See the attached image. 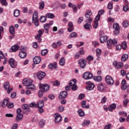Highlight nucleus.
I'll return each instance as SVG.
<instances>
[{
    "instance_id": "obj_1",
    "label": "nucleus",
    "mask_w": 129,
    "mask_h": 129,
    "mask_svg": "<svg viewBox=\"0 0 129 129\" xmlns=\"http://www.w3.org/2000/svg\"><path fill=\"white\" fill-rule=\"evenodd\" d=\"M116 44H117V40H116V39H109L107 41V46L108 49H112Z\"/></svg>"
},
{
    "instance_id": "obj_2",
    "label": "nucleus",
    "mask_w": 129,
    "mask_h": 129,
    "mask_svg": "<svg viewBox=\"0 0 129 129\" xmlns=\"http://www.w3.org/2000/svg\"><path fill=\"white\" fill-rule=\"evenodd\" d=\"M76 79L72 80L69 83L70 86L71 87V89L72 90L76 91L77 90V85H76Z\"/></svg>"
},
{
    "instance_id": "obj_3",
    "label": "nucleus",
    "mask_w": 129,
    "mask_h": 129,
    "mask_svg": "<svg viewBox=\"0 0 129 129\" xmlns=\"http://www.w3.org/2000/svg\"><path fill=\"white\" fill-rule=\"evenodd\" d=\"M39 89L40 90H42L44 92H46L48 91L49 89H50V86H49L47 84H40L39 85Z\"/></svg>"
},
{
    "instance_id": "obj_4",
    "label": "nucleus",
    "mask_w": 129,
    "mask_h": 129,
    "mask_svg": "<svg viewBox=\"0 0 129 129\" xmlns=\"http://www.w3.org/2000/svg\"><path fill=\"white\" fill-rule=\"evenodd\" d=\"M105 81L108 85H113V84H114L113 79H112L109 75H108L105 77Z\"/></svg>"
},
{
    "instance_id": "obj_5",
    "label": "nucleus",
    "mask_w": 129,
    "mask_h": 129,
    "mask_svg": "<svg viewBox=\"0 0 129 129\" xmlns=\"http://www.w3.org/2000/svg\"><path fill=\"white\" fill-rule=\"evenodd\" d=\"M97 89L100 92H103L105 89H106V87L105 85L102 83L98 84L97 85Z\"/></svg>"
},
{
    "instance_id": "obj_6",
    "label": "nucleus",
    "mask_w": 129,
    "mask_h": 129,
    "mask_svg": "<svg viewBox=\"0 0 129 129\" xmlns=\"http://www.w3.org/2000/svg\"><path fill=\"white\" fill-rule=\"evenodd\" d=\"M83 77L85 80L91 79L93 77V74L89 72H86L83 74Z\"/></svg>"
},
{
    "instance_id": "obj_7",
    "label": "nucleus",
    "mask_w": 129,
    "mask_h": 129,
    "mask_svg": "<svg viewBox=\"0 0 129 129\" xmlns=\"http://www.w3.org/2000/svg\"><path fill=\"white\" fill-rule=\"evenodd\" d=\"M79 64L80 67L82 69L85 68V66H86V60L84 58L80 59L79 60Z\"/></svg>"
},
{
    "instance_id": "obj_8",
    "label": "nucleus",
    "mask_w": 129,
    "mask_h": 129,
    "mask_svg": "<svg viewBox=\"0 0 129 129\" xmlns=\"http://www.w3.org/2000/svg\"><path fill=\"white\" fill-rule=\"evenodd\" d=\"M9 63L11 67H12V68H16L17 67V61L15 60L14 58H11L9 59Z\"/></svg>"
},
{
    "instance_id": "obj_9",
    "label": "nucleus",
    "mask_w": 129,
    "mask_h": 129,
    "mask_svg": "<svg viewBox=\"0 0 129 129\" xmlns=\"http://www.w3.org/2000/svg\"><path fill=\"white\" fill-rule=\"evenodd\" d=\"M4 88L7 90V93H8V94H10L11 92L13 90V88H10V83L9 82H6L4 84Z\"/></svg>"
},
{
    "instance_id": "obj_10",
    "label": "nucleus",
    "mask_w": 129,
    "mask_h": 129,
    "mask_svg": "<svg viewBox=\"0 0 129 129\" xmlns=\"http://www.w3.org/2000/svg\"><path fill=\"white\" fill-rule=\"evenodd\" d=\"M86 84L88 85V86L87 87V90H93L94 88L95 87V85L94 84L91 83V82H86Z\"/></svg>"
},
{
    "instance_id": "obj_11",
    "label": "nucleus",
    "mask_w": 129,
    "mask_h": 129,
    "mask_svg": "<svg viewBox=\"0 0 129 129\" xmlns=\"http://www.w3.org/2000/svg\"><path fill=\"white\" fill-rule=\"evenodd\" d=\"M54 116L55 122H60L62 120V116L59 113L54 114Z\"/></svg>"
},
{
    "instance_id": "obj_12",
    "label": "nucleus",
    "mask_w": 129,
    "mask_h": 129,
    "mask_svg": "<svg viewBox=\"0 0 129 129\" xmlns=\"http://www.w3.org/2000/svg\"><path fill=\"white\" fill-rule=\"evenodd\" d=\"M68 93L66 91H63L62 92H60L59 94L58 97L59 99H62L63 98H66L67 97V95Z\"/></svg>"
},
{
    "instance_id": "obj_13",
    "label": "nucleus",
    "mask_w": 129,
    "mask_h": 129,
    "mask_svg": "<svg viewBox=\"0 0 129 129\" xmlns=\"http://www.w3.org/2000/svg\"><path fill=\"white\" fill-rule=\"evenodd\" d=\"M38 32V34L35 37V38L36 39V40H38L39 43H41V42H42V39H41V37H42V35H43V32L42 31H41V30H39Z\"/></svg>"
},
{
    "instance_id": "obj_14",
    "label": "nucleus",
    "mask_w": 129,
    "mask_h": 129,
    "mask_svg": "<svg viewBox=\"0 0 129 129\" xmlns=\"http://www.w3.org/2000/svg\"><path fill=\"white\" fill-rule=\"evenodd\" d=\"M37 76L39 80H42V79H43V78H44V77H45V76H46V73H45L43 72L40 71L39 72H38L37 73Z\"/></svg>"
},
{
    "instance_id": "obj_15",
    "label": "nucleus",
    "mask_w": 129,
    "mask_h": 129,
    "mask_svg": "<svg viewBox=\"0 0 129 129\" xmlns=\"http://www.w3.org/2000/svg\"><path fill=\"white\" fill-rule=\"evenodd\" d=\"M23 83L24 85H25V86H27V87H28L29 85H31V83H33V81L29 79H25L23 81Z\"/></svg>"
},
{
    "instance_id": "obj_16",
    "label": "nucleus",
    "mask_w": 129,
    "mask_h": 129,
    "mask_svg": "<svg viewBox=\"0 0 129 129\" xmlns=\"http://www.w3.org/2000/svg\"><path fill=\"white\" fill-rule=\"evenodd\" d=\"M99 21H100V17H96L94 21V26H93L94 29H97V27H98Z\"/></svg>"
},
{
    "instance_id": "obj_17",
    "label": "nucleus",
    "mask_w": 129,
    "mask_h": 129,
    "mask_svg": "<svg viewBox=\"0 0 129 129\" xmlns=\"http://www.w3.org/2000/svg\"><path fill=\"white\" fill-rule=\"evenodd\" d=\"M32 23L34 24L36 27H39V19H38V17H32Z\"/></svg>"
},
{
    "instance_id": "obj_18",
    "label": "nucleus",
    "mask_w": 129,
    "mask_h": 129,
    "mask_svg": "<svg viewBox=\"0 0 129 129\" xmlns=\"http://www.w3.org/2000/svg\"><path fill=\"white\" fill-rule=\"evenodd\" d=\"M9 32L11 35L13 36V37H15V34L16 33V30H15V27L14 26H11L9 28Z\"/></svg>"
},
{
    "instance_id": "obj_19",
    "label": "nucleus",
    "mask_w": 129,
    "mask_h": 129,
    "mask_svg": "<svg viewBox=\"0 0 129 129\" xmlns=\"http://www.w3.org/2000/svg\"><path fill=\"white\" fill-rule=\"evenodd\" d=\"M9 104V99L8 98H5L3 103L0 102V106L2 104L3 107H6L7 105Z\"/></svg>"
},
{
    "instance_id": "obj_20",
    "label": "nucleus",
    "mask_w": 129,
    "mask_h": 129,
    "mask_svg": "<svg viewBox=\"0 0 129 129\" xmlns=\"http://www.w3.org/2000/svg\"><path fill=\"white\" fill-rule=\"evenodd\" d=\"M19 50V45L18 44L13 45L10 49V52H17Z\"/></svg>"
},
{
    "instance_id": "obj_21",
    "label": "nucleus",
    "mask_w": 129,
    "mask_h": 129,
    "mask_svg": "<svg viewBox=\"0 0 129 129\" xmlns=\"http://www.w3.org/2000/svg\"><path fill=\"white\" fill-rule=\"evenodd\" d=\"M41 57L40 56H35L33 58L34 64H39L41 62Z\"/></svg>"
},
{
    "instance_id": "obj_22",
    "label": "nucleus",
    "mask_w": 129,
    "mask_h": 129,
    "mask_svg": "<svg viewBox=\"0 0 129 129\" xmlns=\"http://www.w3.org/2000/svg\"><path fill=\"white\" fill-rule=\"evenodd\" d=\"M19 55V57H20L22 59H24V58H26V57H27V53L24 51H20Z\"/></svg>"
},
{
    "instance_id": "obj_23",
    "label": "nucleus",
    "mask_w": 129,
    "mask_h": 129,
    "mask_svg": "<svg viewBox=\"0 0 129 129\" xmlns=\"http://www.w3.org/2000/svg\"><path fill=\"white\" fill-rule=\"evenodd\" d=\"M36 105L38 108H41V107H44V102L42 100H39L38 101Z\"/></svg>"
},
{
    "instance_id": "obj_24",
    "label": "nucleus",
    "mask_w": 129,
    "mask_h": 129,
    "mask_svg": "<svg viewBox=\"0 0 129 129\" xmlns=\"http://www.w3.org/2000/svg\"><path fill=\"white\" fill-rule=\"evenodd\" d=\"M107 39H108L107 36L106 35L103 36L100 38V42L102 43H104V42H107Z\"/></svg>"
},
{
    "instance_id": "obj_25",
    "label": "nucleus",
    "mask_w": 129,
    "mask_h": 129,
    "mask_svg": "<svg viewBox=\"0 0 129 129\" xmlns=\"http://www.w3.org/2000/svg\"><path fill=\"white\" fill-rule=\"evenodd\" d=\"M115 108H116V104L114 103L112 104L108 107L109 111H113Z\"/></svg>"
},
{
    "instance_id": "obj_26",
    "label": "nucleus",
    "mask_w": 129,
    "mask_h": 129,
    "mask_svg": "<svg viewBox=\"0 0 129 129\" xmlns=\"http://www.w3.org/2000/svg\"><path fill=\"white\" fill-rule=\"evenodd\" d=\"M128 59V55L127 54H123L121 57V60L123 62L126 61V60H127Z\"/></svg>"
},
{
    "instance_id": "obj_27",
    "label": "nucleus",
    "mask_w": 129,
    "mask_h": 129,
    "mask_svg": "<svg viewBox=\"0 0 129 129\" xmlns=\"http://www.w3.org/2000/svg\"><path fill=\"white\" fill-rule=\"evenodd\" d=\"M90 124V120H84L82 123V126H86Z\"/></svg>"
},
{
    "instance_id": "obj_28",
    "label": "nucleus",
    "mask_w": 129,
    "mask_h": 129,
    "mask_svg": "<svg viewBox=\"0 0 129 129\" xmlns=\"http://www.w3.org/2000/svg\"><path fill=\"white\" fill-rule=\"evenodd\" d=\"M48 67L49 69H53V68H54V69H56L57 68V62H54L53 63H50L48 65Z\"/></svg>"
},
{
    "instance_id": "obj_29",
    "label": "nucleus",
    "mask_w": 129,
    "mask_h": 129,
    "mask_svg": "<svg viewBox=\"0 0 129 129\" xmlns=\"http://www.w3.org/2000/svg\"><path fill=\"white\" fill-rule=\"evenodd\" d=\"M59 63L61 66H64L65 65V58L64 57H61L59 60Z\"/></svg>"
},
{
    "instance_id": "obj_30",
    "label": "nucleus",
    "mask_w": 129,
    "mask_h": 129,
    "mask_svg": "<svg viewBox=\"0 0 129 129\" xmlns=\"http://www.w3.org/2000/svg\"><path fill=\"white\" fill-rule=\"evenodd\" d=\"M82 107L83 108H89V105H86V101L84 100L82 102Z\"/></svg>"
},
{
    "instance_id": "obj_31",
    "label": "nucleus",
    "mask_w": 129,
    "mask_h": 129,
    "mask_svg": "<svg viewBox=\"0 0 129 129\" xmlns=\"http://www.w3.org/2000/svg\"><path fill=\"white\" fill-rule=\"evenodd\" d=\"M77 37V33L76 32H72L69 36V39H72L73 38H76Z\"/></svg>"
},
{
    "instance_id": "obj_32",
    "label": "nucleus",
    "mask_w": 129,
    "mask_h": 129,
    "mask_svg": "<svg viewBox=\"0 0 129 129\" xmlns=\"http://www.w3.org/2000/svg\"><path fill=\"white\" fill-rule=\"evenodd\" d=\"M93 21V19L90 17H87V18L85 20V22L86 24H91L92 23V21Z\"/></svg>"
},
{
    "instance_id": "obj_33",
    "label": "nucleus",
    "mask_w": 129,
    "mask_h": 129,
    "mask_svg": "<svg viewBox=\"0 0 129 129\" xmlns=\"http://www.w3.org/2000/svg\"><path fill=\"white\" fill-rule=\"evenodd\" d=\"M84 27L85 30H90V28H91V24L89 23H86L84 24Z\"/></svg>"
},
{
    "instance_id": "obj_34",
    "label": "nucleus",
    "mask_w": 129,
    "mask_h": 129,
    "mask_svg": "<svg viewBox=\"0 0 129 129\" xmlns=\"http://www.w3.org/2000/svg\"><path fill=\"white\" fill-rule=\"evenodd\" d=\"M45 122H45V120H40L39 122V125L40 127H41V128L44 127Z\"/></svg>"
},
{
    "instance_id": "obj_35",
    "label": "nucleus",
    "mask_w": 129,
    "mask_h": 129,
    "mask_svg": "<svg viewBox=\"0 0 129 129\" xmlns=\"http://www.w3.org/2000/svg\"><path fill=\"white\" fill-rule=\"evenodd\" d=\"M39 5L40 10H44V8H45V2H44V1L40 2Z\"/></svg>"
},
{
    "instance_id": "obj_36",
    "label": "nucleus",
    "mask_w": 129,
    "mask_h": 129,
    "mask_svg": "<svg viewBox=\"0 0 129 129\" xmlns=\"http://www.w3.org/2000/svg\"><path fill=\"white\" fill-rule=\"evenodd\" d=\"M16 119L18 121H20V120H22V119H23V114H17L16 116Z\"/></svg>"
},
{
    "instance_id": "obj_37",
    "label": "nucleus",
    "mask_w": 129,
    "mask_h": 129,
    "mask_svg": "<svg viewBox=\"0 0 129 129\" xmlns=\"http://www.w3.org/2000/svg\"><path fill=\"white\" fill-rule=\"evenodd\" d=\"M94 80L95 81H96L97 82H100L101 81V76H97V77H94L93 78Z\"/></svg>"
},
{
    "instance_id": "obj_38",
    "label": "nucleus",
    "mask_w": 129,
    "mask_h": 129,
    "mask_svg": "<svg viewBox=\"0 0 129 129\" xmlns=\"http://www.w3.org/2000/svg\"><path fill=\"white\" fill-rule=\"evenodd\" d=\"M78 113H79L80 116H81V117H82V116H83L85 113H84V111H83V110H82V109H80L78 111Z\"/></svg>"
},
{
    "instance_id": "obj_39",
    "label": "nucleus",
    "mask_w": 129,
    "mask_h": 129,
    "mask_svg": "<svg viewBox=\"0 0 129 129\" xmlns=\"http://www.w3.org/2000/svg\"><path fill=\"white\" fill-rule=\"evenodd\" d=\"M92 15V12L91 10H89L86 11L85 13V17H90Z\"/></svg>"
},
{
    "instance_id": "obj_40",
    "label": "nucleus",
    "mask_w": 129,
    "mask_h": 129,
    "mask_svg": "<svg viewBox=\"0 0 129 129\" xmlns=\"http://www.w3.org/2000/svg\"><path fill=\"white\" fill-rule=\"evenodd\" d=\"M27 88L28 89H31L32 90H35V85L34 84H32L31 83V84H30V85L28 86L27 87Z\"/></svg>"
},
{
    "instance_id": "obj_41",
    "label": "nucleus",
    "mask_w": 129,
    "mask_h": 129,
    "mask_svg": "<svg viewBox=\"0 0 129 129\" xmlns=\"http://www.w3.org/2000/svg\"><path fill=\"white\" fill-rule=\"evenodd\" d=\"M14 17H18L20 16V11L19 10H15L14 12Z\"/></svg>"
},
{
    "instance_id": "obj_42",
    "label": "nucleus",
    "mask_w": 129,
    "mask_h": 129,
    "mask_svg": "<svg viewBox=\"0 0 129 129\" xmlns=\"http://www.w3.org/2000/svg\"><path fill=\"white\" fill-rule=\"evenodd\" d=\"M123 28H127L128 27V21L125 20L122 23Z\"/></svg>"
},
{
    "instance_id": "obj_43",
    "label": "nucleus",
    "mask_w": 129,
    "mask_h": 129,
    "mask_svg": "<svg viewBox=\"0 0 129 129\" xmlns=\"http://www.w3.org/2000/svg\"><path fill=\"white\" fill-rule=\"evenodd\" d=\"M123 67V63L122 62H118L117 66V69H121Z\"/></svg>"
},
{
    "instance_id": "obj_44",
    "label": "nucleus",
    "mask_w": 129,
    "mask_h": 129,
    "mask_svg": "<svg viewBox=\"0 0 129 129\" xmlns=\"http://www.w3.org/2000/svg\"><path fill=\"white\" fill-rule=\"evenodd\" d=\"M47 54H48V49H44L41 51V55L42 56H45V55H47Z\"/></svg>"
},
{
    "instance_id": "obj_45",
    "label": "nucleus",
    "mask_w": 129,
    "mask_h": 129,
    "mask_svg": "<svg viewBox=\"0 0 129 129\" xmlns=\"http://www.w3.org/2000/svg\"><path fill=\"white\" fill-rule=\"evenodd\" d=\"M96 55L97 57H99L101 55V50L99 48L96 50Z\"/></svg>"
},
{
    "instance_id": "obj_46",
    "label": "nucleus",
    "mask_w": 129,
    "mask_h": 129,
    "mask_svg": "<svg viewBox=\"0 0 129 129\" xmlns=\"http://www.w3.org/2000/svg\"><path fill=\"white\" fill-rule=\"evenodd\" d=\"M113 28L114 29V30L120 29L119 25H118L117 23H114L113 25Z\"/></svg>"
},
{
    "instance_id": "obj_47",
    "label": "nucleus",
    "mask_w": 129,
    "mask_h": 129,
    "mask_svg": "<svg viewBox=\"0 0 129 129\" xmlns=\"http://www.w3.org/2000/svg\"><path fill=\"white\" fill-rule=\"evenodd\" d=\"M121 47H122V49H123V50H125L126 49V42L123 41Z\"/></svg>"
},
{
    "instance_id": "obj_48",
    "label": "nucleus",
    "mask_w": 129,
    "mask_h": 129,
    "mask_svg": "<svg viewBox=\"0 0 129 129\" xmlns=\"http://www.w3.org/2000/svg\"><path fill=\"white\" fill-rule=\"evenodd\" d=\"M21 108L22 109H29V108H30V106L25 104L21 106Z\"/></svg>"
},
{
    "instance_id": "obj_49",
    "label": "nucleus",
    "mask_w": 129,
    "mask_h": 129,
    "mask_svg": "<svg viewBox=\"0 0 129 129\" xmlns=\"http://www.w3.org/2000/svg\"><path fill=\"white\" fill-rule=\"evenodd\" d=\"M72 9L74 13H77V12H78V9H77V5H73Z\"/></svg>"
},
{
    "instance_id": "obj_50",
    "label": "nucleus",
    "mask_w": 129,
    "mask_h": 129,
    "mask_svg": "<svg viewBox=\"0 0 129 129\" xmlns=\"http://www.w3.org/2000/svg\"><path fill=\"white\" fill-rule=\"evenodd\" d=\"M123 105L125 107H126L127 105V103L129 102V99H125L123 100Z\"/></svg>"
},
{
    "instance_id": "obj_51",
    "label": "nucleus",
    "mask_w": 129,
    "mask_h": 129,
    "mask_svg": "<svg viewBox=\"0 0 129 129\" xmlns=\"http://www.w3.org/2000/svg\"><path fill=\"white\" fill-rule=\"evenodd\" d=\"M40 20L41 23H45L47 21V18L46 17H41Z\"/></svg>"
},
{
    "instance_id": "obj_52",
    "label": "nucleus",
    "mask_w": 129,
    "mask_h": 129,
    "mask_svg": "<svg viewBox=\"0 0 129 129\" xmlns=\"http://www.w3.org/2000/svg\"><path fill=\"white\" fill-rule=\"evenodd\" d=\"M103 13H104V10H100L99 11L98 15L96 16V17H100L101 15H103Z\"/></svg>"
},
{
    "instance_id": "obj_53",
    "label": "nucleus",
    "mask_w": 129,
    "mask_h": 129,
    "mask_svg": "<svg viewBox=\"0 0 129 129\" xmlns=\"http://www.w3.org/2000/svg\"><path fill=\"white\" fill-rule=\"evenodd\" d=\"M53 86H59L60 85V82L58 81H55L52 83Z\"/></svg>"
},
{
    "instance_id": "obj_54",
    "label": "nucleus",
    "mask_w": 129,
    "mask_h": 129,
    "mask_svg": "<svg viewBox=\"0 0 129 129\" xmlns=\"http://www.w3.org/2000/svg\"><path fill=\"white\" fill-rule=\"evenodd\" d=\"M43 27L45 30H49V29H50V25L48 23L44 24Z\"/></svg>"
},
{
    "instance_id": "obj_55",
    "label": "nucleus",
    "mask_w": 129,
    "mask_h": 129,
    "mask_svg": "<svg viewBox=\"0 0 129 129\" xmlns=\"http://www.w3.org/2000/svg\"><path fill=\"white\" fill-rule=\"evenodd\" d=\"M44 91H43L42 90H40L39 91V92H38V96L39 97H42V96H43V94L44 93Z\"/></svg>"
},
{
    "instance_id": "obj_56",
    "label": "nucleus",
    "mask_w": 129,
    "mask_h": 129,
    "mask_svg": "<svg viewBox=\"0 0 129 129\" xmlns=\"http://www.w3.org/2000/svg\"><path fill=\"white\" fill-rule=\"evenodd\" d=\"M0 2L4 6H8V3L7 2V0H0Z\"/></svg>"
},
{
    "instance_id": "obj_57",
    "label": "nucleus",
    "mask_w": 129,
    "mask_h": 129,
    "mask_svg": "<svg viewBox=\"0 0 129 129\" xmlns=\"http://www.w3.org/2000/svg\"><path fill=\"white\" fill-rule=\"evenodd\" d=\"M108 22L109 23H114V19L112 17H109L108 19Z\"/></svg>"
},
{
    "instance_id": "obj_58",
    "label": "nucleus",
    "mask_w": 129,
    "mask_h": 129,
    "mask_svg": "<svg viewBox=\"0 0 129 129\" xmlns=\"http://www.w3.org/2000/svg\"><path fill=\"white\" fill-rule=\"evenodd\" d=\"M86 59L88 60V61H91L93 60V56L92 55H89L87 57Z\"/></svg>"
},
{
    "instance_id": "obj_59",
    "label": "nucleus",
    "mask_w": 129,
    "mask_h": 129,
    "mask_svg": "<svg viewBox=\"0 0 129 129\" xmlns=\"http://www.w3.org/2000/svg\"><path fill=\"white\" fill-rule=\"evenodd\" d=\"M30 107H37V104L35 102H32L30 104Z\"/></svg>"
},
{
    "instance_id": "obj_60",
    "label": "nucleus",
    "mask_w": 129,
    "mask_h": 129,
    "mask_svg": "<svg viewBox=\"0 0 129 129\" xmlns=\"http://www.w3.org/2000/svg\"><path fill=\"white\" fill-rule=\"evenodd\" d=\"M122 10L124 12H127L128 11V6L127 5L124 6Z\"/></svg>"
},
{
    "instance_id": "obj_61",
    "label": "nucleus",
    "mask_w": 129,
    "mask_h": 129,
    "mask_svg": "<svg viewBox=\"0 0 129 129\" xmlns=\"http://www.w3.org/2000/svg\"><path fill=\"white\" fill-rule=\"evenodd\" d=\"M108 9L111 10L112 9V2H109L108 4Z\"/></svg>"
},
{
    "instance_id": "obj_62",
    "label": "nucleus",
    "mask_w": 129,
    "mask_h": 129,
    "mask_svg": "<svg viewBox=\"0 0 129 129\" xmlns=\"http://www.w3.org/2000/svg\"><path fill=\"white\" fill-rule=\"evenodd\" d=\"M120 32V29H115V30L114 31V35H118Z\"/></svg>"
},
{
    "instance_id": "obj_63",
    "label": "nucleus",
    "mask_w": 129,
    "mask_h": 129,
    "mask_svg": "<svg viewBox=\"0 0 129 129\" xmlns=\"http://www.w3.org/2000/svg\"><path fill=\"white\" fill-rule=\"evenodd\" d=\"M110 127H111V125L110 124H108L105 125L104 129H110Z\"/></svg>"
},
{
    "instance_id": "obj_64",
    "label": "nucleus",
    "mask_w": 129,
    "mask_h": 129,
    "mask_svg": "<svg viewBox=\"0 0 129 129\" xmlns=\"http://www.w3.org/2000/svg\"><path fill=\"white\" fill-rule=\"evenodd\" d=\"M38 112L39 113H43V112H44V109H43V107L38 108Z\"/></svg>"
}]
</instances>
